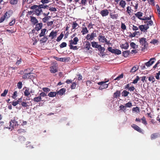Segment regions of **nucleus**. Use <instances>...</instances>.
<instances>
[{"mask_svg": "<svg viewBox=\"0 0 160 160\" xmlns=\"http://www.w3.org/2000/svg\"><path fill=\"white\" fill-rule=\"evenodd\" d=\"M130 46L133 49H136L138 48V46L136 45L134 42H131L130 43Z\"/></svg>", "mask_w": 160, "mask_h": 160, "instance_id": "obj_34", "label": "nucleus"}, {"mask_svg": "<svg viewBox=\"0 0 160 160\" xmlns=\"http://www.w3.org/2000/svg\"><path fill=\"white\" fill-rule=\"evenodd\" d=\"M50 71L51 73H55L58 72L57 66L56 65H53L50 68Z\"/></svg>", "mask_w": 160, "mask_h": 160, "instance_id": "obj_9", "label": "nucleus"}, {"mask_svg": "<svg viewBox=\"0 0 160 160\" xmlns=\"http://www.w3.org/2000/svg\"><path fill=\"white\" fill-rule=\"evenodd\" d=\"M149 28V27L146 24L140 25L139 26V28L140 31L143 32H147V29H148Z\"/></svg>", "mask_w": 160, "mask_h": 160, "instance_id": "obj_6", "label": "nucleus"}, {"mask_svg": "<svg viewBox=\"0 0 160 160\" xmlns=\"http://www.w3.org/2000/svg\"><path fill=\"white\" fill-rule=\"evenodd\" d=\"M28 102H22L21 104V105L24 107L26 108H28V107L29 106V105L28 104Z\"/></svg>", "mask_w": 160, "mask_h": 160, "instance_id": "obj_45", "label": "nucleus"}, {"mask_svg": "<svg viewBox=\"0 0 160 160\" xmlns=\"http://www.w3.org/2000/svg\"><path fill=\"white\" fill-rule=\"evenodd\" d=\"M139 67L138 65H135L130 70V72H134L138 69Z\"/></svg>", "mask_w": 160, "mask_h": 160, "instance_id": "obj_31", "label": "nucleus"}, {"mask_svg": "<svg viewBox=\"0 0 160 160\" xmlns=\"http://www.w3.org/2000/svg\"><path fill=\"white\" fill-rule=\"evenodd\" d=\"M33 100L34 102H38L42 100V98L39 96L35 97L33 98Z\"/></svg>", "mask_w": 160, "mask_h": 160, "instance_id": "obj_32", "label": "nucleus"}, {"mask_svg": "<svg viewBox=\"0 0 160 160\" xmlns=\"http://www.w3.org/2000/svg\"><path fill=\"white\" fill-rule=\"evenodd\" d=\"M108 80L106 81H101L98 83V84L101 85L99 87L100 89L107 88L108 87V84H106V83L108 81Z\"/></svg>", "mask_w": 160, "mask_h": 160, "instance_id": "obj_5", "label": "nucleus"}, {"mask_svg": "<svg viewBox=\"0 0 160 160\" xmlns=\"http://www.w3.org/2000/svg\"><path fill=\"white\" fill-rule=\"evenodd\" d=\"M90 47L91 44L90 42H87L85 46V48L88 50H89L90 48Z\"/></svg>", "mask_w": 160, "mask_h": 160, "instance_id": "obj_41", "label": "nucleus"}, {"mask_svg": "<svg viewBox=\"0 0 160 160\" xmlns=\"http://www.w3.org/2000/svg\"><path fill=\"white\" fill-rule=\"evenodd\" d=\"M131 126L132 128H133L134 130H136L137 132L141 133H142V130L141 128L139 127L138 125H136V124H133L131 125Z\"/></svg>", "mask_w": 160, "mask_h": 160, "instance_id": "obj_14", "label": "nucleus"}, {"mask_svg": "<svg viewBox=\"0 0 160 160\" xmlns=\"http://www.w3.org/2000/svg\"><path fill=\"white\" fill-rule=\"evenodd\" d=\"M130 53V51L129 50H126L122 52V55L123 56L125 57H127L128 56Z\"/></svg>", "mask_w": 160, "mask_h": 160, "instance_id": "obj_27", "label": "nucleus"}, {"mask_svg": "<svg viewBox=\"0 0 160 160\" xmlns=\"http://www.w3.org/2000/svg\"><path fill=\"white\" fill-rule=\"evenodd\" d=\"M119 108H120V110H122L124 112H125L126 110V108L125 104L124 105H121L120 106H119Z\"/></svg>", "mask_w": 160, "mask_h": 160, "instance_id": "obj_38", "label": "nucleus"}, {"mask_svg": "<svg viewBox=\"0 0 160 160\" xmlns=\"http://www.w3.org/2000/svg\"><path fill=\"white\" fill-rule=\"evenodd\" d=\"M47 96V94L45 92H42L41 93H40L39 96L41 98H42V97H46Z\"/></svg>", "mask_w": 160, "mask_h": 160, "instance_id": "obj_56", "label": "nucleus"}, {"mask_svg": "<svg viewBox=\"0 0 160 160\" xmlns=\"http://www.w3.org/2000/svg\"><path fill=\"white\" fill-rule=\"evenodd\" d=\"M127 12H128V13L129 14H130V13L131 12V8L129 7H128L127 8Z\"/></svg>", "mask_w": 160, "mask_h": 160, "instance_id": "obj_63", "label": "nucleus"}, {"mask_svg": "<svg viewBox=\"0 0 160 160\" xmlns=\"http://www.w3.org/2000/svg\"><path fill=\"white\" fill-rule=\"evenodd\" d=\"M121 50H119L118 49H115V54L119 55L121 54Z\"/></svg>", "mask_w": 160, "mask_h": 160, "instance_id": "obj_58", "label": "nucleus"}, {"mask_svg": "<svg viewBox=\"0 0 160 160\" xmlns=\"http://www.w3.org/2000/svg\"><path fill=\"white\" fill-rule=\"evenodd\" d=\"M156 7L157 8L158 12V14L159 15V16H160L159 17H160V7L158 5H156Z\"/></svg>", "mask_w": 160, "mask_h": 160, "instance_id": "obj_64", "label": "nucleus"}, {"mask_svg": "<svg viewBox=\"0 0 160 160\" xmlns=\"http://www.w3.org/2000/svg\"><path fill=\"white\" fill-rule=\"evenodd\" d=\"M129 93V92L128 91L126 90H124L122 93V96L127 97L128 96Z\"/></svg>", "mask_w": 160, "mask_h": 160, "instance_id": "obj_35", "label": "nucleus"}, {"mask_svg": "<svg viewBox=\"0 0 160 160\" xmlns=\"http://www.w3.org/2000/svg\"><path fill=\"white\" fill-rule=\"evenodd\" d=\"M67 43L65 42H62L60 45V47L61 48H62L66 47L67 46Z\"/></svg>", "mask_w": 160, "mask_h": 160, "instance_id": "obj_55", "label": "nucleus"}, {"mask_svg": "<svg viewBox=\"0 0 160 160\" xmlns=\"http://www.w3.org/2000/svg\"><path fill=\"white\" fill-rule=\"evenodd\" d=\"M160 71H159L156 74L155 76L157 80H158L160 79Z\"/></svg>", "mask_w": 160, "mask_h": 160, "instance_id": "obj_62", "label": "nucleus"}, {"mask_svg": "<svg viewBox=\"0 0 160 160\" xmlns=\"http://www.w3.org/2000/svg\"><path fill=\"white\" fill-rule=\"evenodd\" d=\"M16 20L15 18H13L12 19V21L9 23V24L10 26L13 25L15 23Z\"/></svg>", "mask_w": 160, "mask_h": 160, "instance_id": "obj_50", "label": "nucleus"}, {"mask_svg": "<svg viewBox=\"0 0 160 160\" xmlns=\"http://www.w3.org/2000/svg\"><path fill=\"white\" fill-rule=\"evenodd\" d=\"M121 95V91H120L117 90L115 92L113 93V98H117Z\"/></svg>", "mask_w": 160, "mask_h": 160, "instance_id": "obj_23", "label": "nucleus"}, {"mask_svg": "<svg viewBox=\"0 0 160 160\" xmlns=\"http://www.w3.org/2000/svg\"><path fill=\"white\" fill-rule=\"evenodd\" d=\"M29 89L28 88L26 89L24 92V95L27 97H28L30 94V92H29Z\"/></svg>", "mask_w": 160, "mask_h": 160, "instance_id": "obj_39", "label": "nucleus"}, {"mask_svg": "<svg viewBox=\"0 0 160 160\" xmlns=\"http://www.w3.org/2000/svg\"><path fill=\"white\" fill-rule=\"evenodd\" d=\"M64 36L62 32L60 34V35L58 37L57 39V41L58 42H59L62 38Z\"/></svg>", "mask_w": 160, "mask_h": 160, "instance_id": "obj_40", "label": "nucleus"}, {"mask_svg": "<svg viewBox=\"0 0 160 160\" xmlns=\"http://www.w3.org/2000/svg\"><path fill=\"white\" fill-rule=\"evenodd\" d=\"M18 118L17 117H14L12 120H11L10 121V126L12 128H14L15 127L18 126V125L17 120Z\"/></svg>", "mask_w": 160, "mask_h": 160, "instance_id": "obj_4", "label": "nucleus"}, {"mask_svg": "<svg viewBox=\"0 0 160 160\" xmlns=\"http://www.w3.org/2000/svg\"><path fill=\"white\" fill-rule=\"evenodd\" d=\"M110 16L111 18L113 19H117L118 16V14H112V13H110Z\"/></svg>", "mask_w": 160, "mask_h": 160, "instance_id": "obj_33", "label": "nucleus"}, {"mask_svg": "<svg viewBox=\"0 0 160 160\" xmlns=\"http://www.w3.org/2000/svg\"><path fill=\"white\" fill-rule=\"evenodd\" d=\"M57 31H52L48 36L49 37H51L52 39H54L57 36Z\"/></svg>", "mask_w": 160, "mask_h": 160, "instance_id": "obj_18", "label": "nucleus"}, {"mask_svg": "<svg viewBox=\"0 0 160 160\" xmlns=\"http://www.w3.org/2000/svg\"><path fill=\"white\" fill-rule=\"evenodd\" d=\"M39 6L41 9H42V8L45 9L48 7V6L47 5H46V4L43 3L42 4L39 5Z\"/></svg>", "mask_w": 160, "mask_h": 160, "instance_id": "obj_48", "label": "nucleus"}, {"mask_svg": "<svg viewBox=\"0 0 160 160\" xmlns=\"http://www.w3.org/2000/svg\"><path fill=\"white\" fill-rule=\"evenodd\" d=\"M139 77L138 76H137L136 77V78L134 80H133L132 82V83H134V84H135V83H137L138 81L139 80Z\"/></svg>", "mask_w": 160, "mask_h": 160, "instance_id": "obj_53", "label": "nucleus"}, {"mask_svg": "<svg viewBox=\"0 0 160 160\" xmlns=\"http://www.w3.org/2000/svg\"><path fill=\"white\" fill-rule=\"evenodd\" d=\"M126 3L125 1L122 0L120 1L119 2V5L122 8H124L125 5H126Z\"/></svg>", "mask_w": 160, "mask_h": 160, "instance_id": "obj_29", "label": "nucleus"}, {"mask_svg": "<svg viewBox=\"0 0 160 160\" xmlns=\"http://www.w3.org/2000/svg\"><path fill=\"white\" fill-rule=\"evenodd\" d=\"M135 15L136 17H137L138 18H139L141 20H145V18H142L141 17L143 16V12H137L135 14Z\"/></svg>", "mask_w": 160, "mask_h": 160, "instance_id": "obj_15", "label": "nucleus"}, {"mask_svg": "<svg viewBox=\"0 0 160 160\" xmlns=\"http://www.w3.org/2000/svg\"><path fill=\"white\" fill-rule=\"evenodd\" d=\"M100 44H99L98 42H91V45L93 48L98 49Z\"/></svg>", "mask_w": 160, "mask_h": 160, "instance_id": "obj_20", "label": "nucleus"}, {"mask_svg": "<svg viewBox=\"0 0 160 160\" xmlns=\"http://www.w3.org/2000/svg\"><path fill=\"white\" fill-rule=\"evenodd\" d=\"M132 110L135 111L136 112H139V109L138 107H136L135 108H133L132 109Z\"/></svg>", "mask_w": 160, "mask_h": 160, "instance_id": "obj_61", "label": "nucleus"}, {"mask_svg": "<svg viewBox=\"0 0 160 160\" xmlns=\"http://www.w3.org/2000/svg\"><path fill=\"white\" fill-rule=\"evenodd\" d=\"M18 2V0H11L10 3L12 5L16 4Z\"/></svg>", "mask_w": 160, "mask_h": 160, "instance_id": "obj_57", "label": "nucleus"}, {"mask_svg": "<svg viewBox=\"0 0 160 160\" xmlns=\"http://www.w3.org/2000/svg\"><path fill=\"white\" fill-rule=\"evenodd\" d=\"M96 36V34L94 32L92 33L91 35L88 34L86 37V38L87 40H93L94 37Z\"/></svg>", "mask_w": 160, "mask_h": 160, "instance_id": "obj_10", "label": "nucleus"}, {"mask_svg": "<svg viewBox=\"0 0 160 160\" xmlns=\"http://www.w3.org/2000/svg\"><path fill=\"white\" fill-rule=\"evenodd\" d=\"M125 104L126 109L127 107L130 108L132 106V103L130 102H129Z\"/></svg>", "mask_w": 160, "mask_h": 160, "instance_id": "obj_42", "label": "nucleus"}, {"mask_svg": "<svg viewBox=\"0 0 160 160\" xmlns=\"http://www.w3.org/2000/svg\"><path fill=\"white\" fill-rule=\"evenodd\" d=\"M81 28V33H82V35H84L88 33V31L87 27L85 26V24H82V27Z\"/></svg>", "mask_w": 160, "mask_h": 160, "instance_id": "obj_7", "label": "nucleus"}, {"mask_svg": "<svg viewBox=\"0 0 160 160\" xmlns=\"http://www.w3.org/2000/svg\"><path fill=\"white\" fill-rule=\"evenodd\" d=\"M57 93L55 92H51L48 94L50 97H53L56 96Z\"/></svg>", "mask_w": 160, "mask_h": 160, "instance_id": "obj_28", "label": "nucleus"}, {"mask_svg": "<svg viewBox=\"0 0 160 160\" xmlns=\"http://www.w3.org/2000/svg\"><path fill=\"white\" fill-rule=\"evenodd\" d=\"M47 31V29L44 28L41 30V33L39 34V37H40L45 36V32Z\"/></svg>", "mask_w": 160, "mask_h": 160, "instance_id": "obj_25", "label": "nucleus"}, {"mask_svg": "<svg viewBox=\"0 0 160 160\" xmlns=\"http://www.w3.org/2000/svg\"><path fill=\"white\" fill-rule=\"evenodd\" d=\"M98 39L99 42H106L107 38L105 36L102 35H99L98 37Z\"/></svg>", "mask_w": 160, "mask_h": 160, "instance_id": "obj_13", "label": "nucleus"}, {"mask_svg": "<svg viewBox=\"0 0 160 160\" xmlns=\"http://www.w3.org/2000/svg\"><path fill=\"white\" fill-rule=\"evenodd\" d=\"M100 47H99L98 50L100 51V52L101 55L102 56H103L105 55V53L104 52L105 50V48L103 47H102L101 45H100Z\"/></svg>", "mask_w": 160, "mask_h": 160, "instance_id": "obj_19", "label": "nucleus"}, {"mask_svg": "<svg viewBox=\"0 0 160 160\" xmlns=\"http://www.w3.org/2000/svg\"><path fill=\"white\" fill-rule=\"evenodd\" d=\"M123 73L121 74L119 76L117 77L114 79L115 80H120L121 78H123Z\"/></svg>", "mask_w": 160, "mask_h": 160, "instance_id": "obj_46", "label": "nucleus"}, {"mask_svg": "<svg viewBox=\"0 0 160 160\" xmlns=\"http://www.w3.org/2000/svg\"><path fill=\"white\" fill-rule=\"evenodd\" d=\"M148 80L152 81V83H153L155 81V79L154 78V77L152 76H151L148 77Z\"/></svg>", "mask_w": 160, "mask_h": 160, "instance_id": "obj_47", "label": "nucleus"}, {"mask_svg": "<svg viewBox=\"0 0 160 160\" xmlns=\"http://www.w3.org/2000/svg\"><path fill=\"white\" fill-rule=\"evenodd\" d=\"M139 40L140 43L142 46L141 50L144 51L146 49H147V47L148 46V44L147 42V39L145 38H139Z\"/></svg>", "mask_w": 160, "mask_h": 160, "instance_id": "obj_1", "label": "nucleus"}, {"mask_svg": "<svg viewBox=\"0 0 160 160\" xmlns=\"http://www.w3.org/2000/svg\"><path fill=\"white\" fill-rule=\"evenodd\" d=\"M31 9L34 10L32 12L37 16H39L42 12V9L39 7V5H34L31 7Z\"/></svg>", "mask_w": 160, "mask_h": 160, "instance_id": "obj_2", "label": "nucleus"}, {"mask_svg": "<svg viewBox=\"0 0 160 160\" xmlns=\"http://www.w3.org/2000/svg\"><path fill=\"white\" fill-rule=\"evenodd\" d=\"M155 58H153L150 59L149 61L145 63V65L148 67L152 65L154 63Z\"/></svg>", "mask_w": 160, "mask_h": 160, "instance_id": "obj_11", "label": "nucleus"}, {"mask_svg": "<svg viewBox=\"0 0 160 160\" xmlns=\"http://www.w3.org/2000/svg\"><path fill=\"white\" fill-rule=\"evenodd\" d=\"M121 28L123 30H125L126 29L127 27L124 23L122 22L121 26Z\"/></svg>", "mask_w": 160, "mask_h": 160, "instance_id": "obj_49", "label": "nucleus"}, {"mask_svg": "<svg viewBox=\"0 0 160 160\" xmlns=\"http://www.w3.org/2000/svg\"><path fill=\"white\" fill-rule=\"evenodd\" d=\"M141 33L139 31H135L133 33L130 32L129 36L130 38L134 37L136 35H140Z\"/></svg>", "mask_w": 160, "mask_h": 160, "instance_id": "obj_22", "label": "nucleus"}, {"mask_svg": "<svg viewBox=\"0 0 160 160\" xmlns=\"http://www.w3.org/2000/svg\"><path fill=\"white\" fill-rule=\"evenodd\" d=\"M72 31H74L75 30L77 29L79 27V25L76 21H73L72 23Z\"/></svg>", "mask_w": 160, "mask_h": 160, "instance_id": "obj_8", "label": "nucleus"}, {"mask_svg": "<svg viewBox=\"0 0 160 160\" xmlns=\"http://www.w3.org/2000/svg\"><path fill=\"white\" fill-rule=\"evenodd\" d=\"M141 120L142 121V123L144 124L145 125H147V122L146 121V119L145 117L143 116L142 117V118H141Z\"/></svg>", "mask_w": 160, "mask_h": 160, "instance_id": "obj_43", "label": "nucleus"}, {"mask_svg": "<svg viewBox=\"0 0 160 160\" xmlns=\"http://www.w3.org/2000/svg\"><path fill=\"white\" fill-rule=\"evenodd\" d=\"M109 13L108 10L107 9H103L101 10L100 14L102 17H105L108 16Z\"/></svg>", "mask_w": 160, "mask_h": 160, "instance_id": "obj_12", "label": "nucleus"}, {"mask_svg": "<svg viewBox=\"0 0 160 160\" xmlns=\"http://www.w3.org/2000/svg\"><path fill=\"white\" fill-rule=\"evenodd\" d=\"M12 14V12L10 10L6 11L4 14L0 18V23L2 22L6 19H8Z\"/></svg>", "mask_w": 160, "mask_h": 160, "instance_id": "obj_3", "label": "nucleus"}, {"mask_svg": "<svg viewBox=\"0 0 160 160\" xmlns=\"http://www.w3.org/2000/svg\"><path fill=\"white\" fill-rule=\"evenodd\" d=\"M129 45L128 42H126L124 44H122L121 45V48L127 49Z\"/></svg>", "mask_w": 160, "mask_h": 160, "instance_id": "obj_26", "label": "nucleus"}, {"mask_svg": "<svg viewBox=\"0 0 160 160\" xmlns=\"http://www.w3.org/2000/svg\"><path fill=\"white\" fill-rule=\"evenodd\" d=\"M30 18L31 19L30 21L31 22H32V23L34 25H35L38 22V20L36 18L30 16Z\"/></svg>", "mask_w": 160, "mask_h": 160, "instance_id": "obj_17", "label": "nucleus"}, {"mask_svg": "<svg viewBox=\"0 0 160 160\" xmlns=\"http://www.w3.org/2000/svg\"><path fill=\"white\" fill-rule=\"evenodd\" d=\"M78 46H73L71 44V49H72L73 50H78Z\"/></svg>", "mask_w": 160, "mask_h": 160, "instance_id": "obj_60", "label": "nucleus"}, {"mask_svg": "<svg viewBox=\"0 0 160 160\" xmlns=\"http://www.w3.org/2000/svg\"><path fill=\"white\" fill-rule=\"evenodd\" d=\"M78 41V38L76 37L74 38L73 40H71V44H77Z\"/></svg>", "mask_w": 160, "mask_h": 160, "instance_id": "obj_24", "label": "nucleus"}, {"mask_svg": "<svg viewBox=\"0 0 160 160\" xmlns=\"http://www.w3.org/2000/svg\"><path fill=\"white\" fill-rule=\"evenodd\" d=\"M108 50L112 53H115V49H113L112 47H108Z\"/></svg>", "mask_w": 160, "mask_h": 160, "instance_id": "obj_44", "label": "nucleus"}, {"mask_svg": "<svg viewBox=\"0 0 160 160\" xmlns=\"http://www.w3.org/2000/svg\"><path fill=\"white\" fill-rule=\"evenodd\" d=\"M42 26V23L37 24L35 26V29L36 31H38L41 29Z\"/></svg>", "mask_w": 160, "mask_h": 160, "instance_id": "obj_21", "label": "nucleus"}, {"mask_svg": "<svg viewBox=\"0 0 160 160\" xmlns=\"http://www.w3.org/2000/svg\"><path fill=\"white\" fill-rule=\"evenodd\" d=\"M42 89L44 92H49L50 91V89L48 88H43Z\"/></svg>", "mask_w": 160, "mask_h": 160, "instance_id": "obj_59", "label": "nucleus"}, {"mask_svg": "<svg viewBox=\"0 0 160 160\" xmlns=\"http://www.w3.org/2000/svg\"><path fill=\"white\" fill-rule=\"evenodd\" d=\"M8 90L5 89L4 90L3 93L1 94V96L2 97H5L6 95L8 92Z\"/></svg>", "mask_w": 160, "mask_h": 160, "instance_id": "obj_52", "label": "nucleus"}, {"mask_svg": "<svg viewBox=\"0 0 160 160\" xmlns=\"http://www.w3.org/2000/svg\"><path fill=\"white\" fill-rule=\"evenodd\" d=\"M158 42V40L154 39L152 40L150 42V43L155 44L157 43Z\"/></svg>", "mask_w": 160, "mask_h": 160, "instance_id": "obj_51", "label": "nucleus"}, {"mask_svg": "<svg viewBox=\"0 0 160 160\" xmlns=\"http://www.w3.org/2000/svg\"><path fill=\"white\" fill-rule=\"evenodd\" d=\"M65 92V89L63 88L60 89L59 90L58 92L57 93L59 94L60 95H62Z\"/></svg>", "mask_w": 160, "mask_h": 160, "instance_id": "obj_36", "label": "nucleus"}, {"mask_svg": "<svg viewBox=\"0 0 160 160\" xmlns=\"http://www.w3.org/2000/svg\"><path fill=\"white\" fill-rule=\"evenodd\" d=\"M160 137V134L158 132H156L151 135V138L152 140H154L157 138H158Z\"/></svg>", "mask_w": 160, "mask_h": 160, "instance_id": "obj_16", "label": "nucleus"}, {"mask_svg": "<svg viewBox=\"0 0 160 160\" xmlns=\"http://www.w3.org/2000/svg\"><path fill=\"white\" fill-rule=\"evenodd\" d=\"M47 36H45L42 38L40 41L41 43L46 42L48 40Z\"/></svg>", "mask_w": 160, "mask_h": 160, "instance_id": "obj_30", "label": "nucleus"}, {"mask_svg": "<svg viewBox=\"0 0 160 160\" xmlns=\"http://www.w3.org/2000/svg\"><path fill=\"white\" fill-rule=\"evenodd\" d=\"M17 86L18 88L21 89L22 87V83L21 82H19L17 85Z\"/></svg>", "mask_w": 160, "mask_h": 160, "instance_id": "obj_54", "label": "nucleus"}, {"mask_svg": "<svg viewBox=\"0 0 160 160\" xmlns=\"http://www.w3.org/2000/svg\"><path fill=\"white\" fill-rule=\"evenodd\" d=\"M29 75H30V73H25L22 76V78L24 79H29Z\"/></svg>", "mask_w": 160, "mask_h": 160, "instance_id": "obj_37", "label": "nucleus"}]
</instances>
